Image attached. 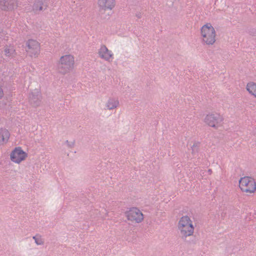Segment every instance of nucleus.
<instances>
[{"label": "nucleus", "instance_id": "obj_1", "mask_svg": "<svg viewBox=\"0 0 256 256\" xmlns=\"http://www.w3.org/2000/svg\"><path fill=\"white\" fill-rule=\"evenodd\" d=\"M74 57L70 54L62 56L58 60V72L65 74L72 72L74 68Z\"/></svg>", "mask_w": 256, "mask_h": 256}, {"label": "nucleus", "instance_id": "obj_2", "mask_svg": "<svg viewBox=\"0 0 256 256\" xmlns=\"http://www.w3.org/2000/svg\"><path fill=\"white\" fill-rule=\"evenodd\" d=\"M126 219L132 224H140L144 220V214L136 206L130 207L125 212Z\"/></svg>", "mask_w": 256, "mask_h": 256}, {"label": "nucleus", "instance_id": "obj_3", "mask_svg": "<svg viewBox=\"0 0 256 256\" xmlns=\"http://www.w3.org/2000/svg\"><path fill=\"white\" fill-rule=\"evenodd\" d=\"M25 50L28 56L31 58H37L40 53V44L36 40L29 39L26 42Z\"/></svg>", "mask_w": 256, "mask_h": 256}, {"label": "nucleus", "instance_id": "obj_4", "mask_svg": "<svg viewBox=\"0 0 256 256\" xmlns=\"http://www.w3.org/2000/svg\"><path fill=\"white\" fill-rule=\"evenodd\" d=\"M203 41L207 44H212L216 41V31L210 24H206L201 28Z\"/></svg>", "mask_w": 256, "mask_h": 256}, {"label": "nucleus", "instance_id": "obj_5", "mask_svg": "<svg viewBox=\"0 0 256 256\" xmlns=\"http://www.w3.org/2000/svg\"><path fill=\"white\" fill-rule=\"evenodd\" d=\"M239 186L242 192L246 193H254L256 190V181L250 176L241 178L239 180Z\"/></svg>", "mask_w": 256, "mask_h": 256}, {"label": "nucleus", "instance_id": "obj_6", "mask_svg": "<svg viewBox=\"0 0 256 256\" xmlns=\"http://www.w3.org/2000/svg\"><path fill=\"white\" fill-rule=\"evenodd\" d=\"M10 156L11 161L15 164H20L26 160L28 154L21 147L18 146L11 152Z\"/></svg>", "mask_w": 256, "mask_h": 256}, {"label": "nucleus", "instance_id": "obj_7", "mask_svg": "<svg viewBox=\"0 0 256 256\" xmlns=\"http://www.w3.org/2000/svg\"><path fill=\"white\" fill-rule=\"evenodd\" d=\"M224 118L218 113H212L207 114L204 118V122L209 126L217 128L221 125Z\"/></svg>", "mask_w": 256, "mask_h": 256}, {"label": "nucleus", "instance_id": "obj_8", "mask_svg": "<svg viewBox=\"0 0 256 256\" xmlns=\"http://www.w3.org/2000/svg\"><path fill=\"white\" fill-rule=\"evenodd\" d=\"M96 4L100 11L112 10L116 6V0H97Z\"/></svg>", "mask_w": 256, "mask_h": 256}, {"label": "nucleus", "instance_id": "obj_9", "mask_svg": "<svg viewBox=\"0 0 256 256\" xmlns=\"http://www.w3.org/2000/svg\"><path fill=\"white\" fill-rule=\"evenodd\" d=\"M98 54L100 58L106 61L112 62L114 59L113 52L108 50L105 45L100 46L98 50Z\"/></svg>", "mask_w": 256, "mask_h": 256}, {"label": "nucleus", "instance_id": "obj_10", "mask_svg": "<svg viewBox=\"0 0 256 256\" xmlns=\"http://www.w3.org/2000/svg\"><path fill=\"white\" fill-rule=\"evenodd\" d=\"M18 6V0H0V10H2L12 11Z\"/></svg>", "mask_w": 256, "mask_h": 256}, {"label": "nucleus", "instance_id": "obj_11", "mask_svg": "<svg viewBox=\"0 0 256 256\" xmlns=\"http://www.w3.org/2000/svg\"><path fill=\"white\" fill-rule=\"evenodd\" d=\"M178 228L180 230L182 238L186 241V238L188 236H192L194 231V226L192 224H187V226H178ZM187 242H188L187 240Z\"/></svg>", "mask_w": 256, "mask_h": 256}, {"label": "nucleus", "instance_id": "obj_12", "mask_svg": "<svg viewBox=\"0 0 256 256\" xmlns=\"http://www.w3.org/2000/svg\"><path fill=\"white\" fill-rule=\"evenodd\" d=\"M4 55L8 58H12L16 56V52L14 46H6L4 50Z\"/></svg>", "mask_w": 256, "mask_h": 256}, {"label": "nucleus", "instance_id": "obj_13", "mask_svg": "<svg viewBox=\"0 0 256 256\" xmlns=\"http://www.w3.org/2000/svg\"><path fill=\"white\" fill-rule=\"evenodd\" d=\"M9 132L4 128L0 129V145L6 144L10 138Z\"/></svg>", "mask_w": 256, "mask_h": 256}, {"label": "nucleus", "instance_id": "obj_14", "mask_svg": "<svg viewBox=\"0 0 256 256\" xmlns=\"http://www.w3.org/2000/svg\"><path fill=\"white\" fill-rule=\"evenodd\" d=\"M46 8V6L44 4L42 0H38L34 2L33 6V10L34 12H39Z\"/></svg>", "mask_w": 256, "mask_h": 256}, {"label": "nucleus", "instance_id": "obj_15", "mask_svg": "<svg viewBox=\"0 0 256 256\" xmlns=\"http://www.w3.org/2000/svg\"><path fill=\"white\" fill-rule=\"evenodd\" d=\"M246 90L250 94L256 97V84L254 82H248L246 86Z\"/></svg>", "mask_w": 256, "mask_h": 256}, {"label": "nucleus", "instance_id": "obj_16", "mask_svg": "<svg viewBox=\"0 0 256 256\" xmlns=\"http://www.w3.org/2000/svg\"><path fill=\"white\" fill-rule=\"evenodd\" d=\"M192 224V221L190 220V217L188 216H184L180 218L178 222V226H187V224Z\"/></svg>", "mask_w": 256, "mask_h": 256}, {"label": "nucleus", "instance_id": "obj_17", "mask_svg": "<svg viewBox=\"0 0 256 256\" xmlns=\"http://www.w3.org/2000/svg\"><path fill=\"white\" fill-rule=\"evenodd\" d=\"M118 105V102L116 100H110L107 104V107L111 110L116 108Z\"/></svg>", "mask_w": 256, "mask_h": 256}, {"label": "nucleus", "instance_id": "obj_18", "mask_svg": "<svg viewBox=\"0 0 256 256\" xmlns=\"http://www.w3.org/2000/svg\"><path fill=\"white\" fill-rule=\"evenodd\" d=\"M200 142H195L193 145L191 146L192 154H194L198 153L199 151V147L200 146Z\"/></svg>", "mask_w": 256, "mask_h": 256}, {"label": "nucleus", "instance_id": "obj_19", "mask_svg": "<svg viewBox=\"0 0 256 256\" xmlns=\"http://www.w3.org/2000/svg\"><path fill=\"white\" fill-rule=\"evenodd\" d=\"M34 239L35 240V242L37 244H41L43 243V240L40 236H34Z\"/></svg>", "mask_w": 256, "mask_h": 256}, {"label": "nucleus", "instance_id": "obj_20", "mask_svg": "<svg viewBox=\"0 0 256 256\" xmlns=\"http://www.w3.org/2000/svg\"><path fill=\"white\" fill-rule=\"evenodd\" d=\"M248 34L252 36L256 37V28H250L248 30Z\"/></svg>", "mask_w": 256, "mask_h": 256}, {"label": "nucleus", "instance_id": "obj_21", "mask_svg": "<svg viewBox=\"0 0 256 256\" xmlns=\"http://www.w3.org/2000/svg\"><path fill=\"white\" fill-rule=\"evenodd\" d=\"M4 96V92L3 90L0 86V99L2 98Z\"/></svg>", "mask_w": 256, "mask_h": 256}, {"label": "nucleus", "instance_id": "obj_22", "mask_svg": "<svg viewBox=\"0 0 256 256\" xmlns=\"http://www.w3.org/2000/svg\"><path fill=\"white\" fill-rule=\"evenodd\" d=\"M208 172L210 174H211V173L212 172V170L209 169V170H208Z\"/></svg>", "mask_w": 256, "mask_h": 256}]
</instances>
